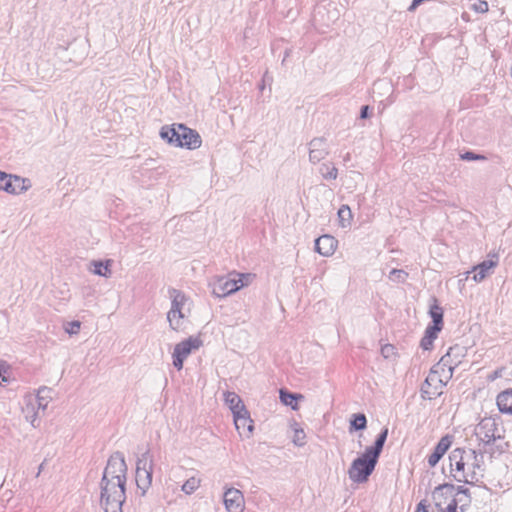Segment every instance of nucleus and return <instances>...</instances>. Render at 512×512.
<instances>
[{
	"label": "nucleus",
	"mask_w": 512,
	"mask_h": 512,
	"mask_svg": "<svg viewBox=\"0 0 512 512\" xmlns=\"http://www.w3.org/2000/svg\"><path fill=\"white\" fill-rule=\"evenodd\" d=\"M127 465L123 457H110L100 484V504L104 512H122L126 500Z\"/></svg>",
	"instance_id": "1"
},
{
	"label": "nucleus",
	"mask_w": 512,
	"mask_h": 512,
	"mask_svg": "<svg viewBox=\"0 0 512 512\" xmlns=\"http://www.w3.org/2000/svg\"><path fill=\"white\" fill-rule=\"evenodd\" d=\"M475 434L481 442L490 444L504 437V429L496 419L484 418L476 426Z\"/></svg>",
	"instance_id": "11"
},
{
	"label": "nucleus",
	"mask_w": 512,
	"mask_h": 512,
	"mask_svg": "<svg viewBox=\"0 0 512 512\" xmlns=\"http://www.w3.org/2000/svg\"><path fill=\"white\" fill-rule=\"evenodd\" d=\"M279 399L284 406L290 407L293 411H298L299 402L304 400V396L300 393H291L281 389L279 391Z\"/></svg>",
	"instance_id": "22"
},
{
	"label": "nucleus",
	"mask_w": 512,
	"mask_h": 512,
	"mask_svg": "<svg viewBox=\"0 0 512 512\" xmlns=\"http://www.w3.org/2000/svg\"><path fill=\"white\" fill-rule=\"evenodd\" d=\"M498 265V256L492 255L488 259L472 267L470 271L466 272V277L473 273L472 280L475 283L483 282L488 276L493 273V270Z\"/></svg>",
	"instance_id": "14"
},
{
	"label": "nucleus",
	"mask_w": 512,
	"mask_h": 512,
	"mask_svg": "<svg viewBox=\"0 0 512 512\" xmlns=\"http://www.w3.org/2000/svg\"><path fill=\"white\" fill-rule=\"evenodd\" d=\"M1 192L10 196H20L28 192L32 183L31 180L16 174H7Z\"/></svg>",
	"instance_id": "13"
},
{
	"label": "nucleus",
	"mask_w": 512,
	"mask_h": 512,
	"mask_svg": "<svg viewBox=\"0 0 512 512\" xmlns=\"http://www.w3.org/2000/svg\"><path fill=\"white\" fill-rule=\"evenodd\" d=\"M154 460L149 453H143L136 462V484L143 493L151 487Z\"/></svg>",
	"instance_id": "10"
},
{
	"label": "nucleus",
	"mask_w": 512,
	"mask_h": 512,
	"mask_svg": "<svg viewBox=\"0 0 512 512\" xmlns=\"http://www.w3.org/2000/svg\"><path fill=\"white\" fill-rule=\"evenodd\" d=\"M255 275L251 273H239L233 279L234 286L236 287V292L240 289L249 286L254 280Z\"/></svg>",
	"instance_id": "30"
},
{
	"label": "nucleus",
	"mask_w": 512,
	"mask_h": 512,
	"mask_svg": "<svg viewBox=\"0 0 512 512\" xmlns=\"http://www.w3.org/2000/svg\"><path fill=\"white\" fill-rule=\"evenodd\" d=\"M387 435L388 430L384 429L372 446L366 447L364 452L351 461L347 475L353 484L360 485L368 482L369 477L376 468Z\"/></svg>",
	"instance_id": "4"
},
{
	"label": "nucleus",
	"mask_w": 512,
	"mask_h": 512,
	"mask_svg": "<svg viewBox=\"0 0 512 512\" xmlns=\"http://www.w3.org/2000/svg\"><path fill=\"white\" fill-rule=\"evenodd\" d=\"M223 401L230 412L239 410V408L245 405L242 398L236 392L229 390L223 392Z\"/></svg>",
	"instance_id": "26"
},
{
	"label": "nucleus",
	"mask_w": 512,
	"mask_h": 512,
	"mask_svg": "<svg viewBox=\"0 0 512 512\" xmlns=\"http://www.w3.org/2000/svg\"><path fill=\"white\" fill-rule=\"evenodd\" d=\"M448 459L449 473L457 482L474 484L483 476V457L472 449L456 448Z\"/></svg>",
	"instance_id": "3"
},
{
	"label": "nucleus",
	"mask_w": 512,
	"mask_h": 512,
	"mask_svg": "<svg viewBox=\"0 0 512 512\" xmlns=\"http://www.w3.org/2000/svg\"><path fill=\"white\" fill-rule=\"evenodd\" d=\"M204 342L201 335H190L180 342L176 343L172 351V364L175 369L181 371L185 360L192 352L203 347Z\"/></svg>",
	"instance_id": "9"
},
{
	"label": "nucleus",
	"mask_w": 512,
	"mask_h": 512,
	"mask_svg": "<svg viewBox=\"0 0 512 512\" xmlns=\"http://www.w3.org/2000/svg\"><path fill=\"white\" fill-rule=\"evenodd\" d=\"M354 219L353 212L349 205L342 204L337 211V222L341 229H349Z\"/></svg>",
	"instance_id": "23"
},
{
	"label": "nucleus",
	"mask_w": 512,
	"mask_h": 512,
	"mask_svg": "<svg viewBox=\"0 0 512 512\" xmlns=\"http://www.w3.org/2000/svg\"><path fill=\"white\" fill-rule=\"evenodd\" d=\"M201 486V479L195 476L188 478L181 486V491L185 495H192Z\"/></svg>",
	"instance_id": "29"
},
{
	"label": "nucleus",
	"mask_w": 512,
	"mask_h": 512,
	"mask_svg": "<svg viewBox=\"0 0 512 512\" xmlns=\"http://www.w3.org/2000/svg\"><path fill=\"white\" fill-rule=\"evenodd\" d=\"M194 303L186 294L178 290L171 292V305L167 312V322L172 331L181 332L185 321L190 317Z\"/></svg>",
	"instance_id": "6"
},
{
	"label": "nucleus",
	"mask_w": 512,
	"mask_h": 512,
	"mask_svg": "<svg viewBox=\"0 0 512 512\" xmlns=\"http://www.w3.org/2000/svg\"><path fill=\"white\" fill-rule=\"evenodd\" d=\"M350 424V432L353 430H364L367 426L366 416L362 413L353 414L349 421Z\"/></svg>",
	"instance_id": "31"
},
{
	"label": "nucleus",
	"mask_w": 512,
	"mask_h": 512,
	"mask_svg": "<svg viewBox=\"0 0 512 512\" xmlns=\"http://www.w3.org/2000/svg\"><path fill=\"white\" fill-rule=\"evenodd\" d=\"M463 348L451 347L440 362L430 371L421 387L423 399L432 400L443 393V388L452 376L453 369L464 356Z\"/></svg>",
	"instance_id": "2"
},
{
	"label": "nucleus",
	"mask_w": 512,
	"mask_h": 512,
	"mask_svg": "<svg viewBox=\"0 0 512 512\" xmlns=\"http://www.w3.org/2000/svg\"><path fill=\"white\" fill-rule=\"evenodd\" d=\"M50 400L51 397L46 388L39 389L35 395H26L21 406L23 420L32 428L39 427L41 414L46 410Z\"/></svg>",
	"instance_id": "7"
},
{
	"label": "nucleus",
	"mask_w": 512,
	"mask_h": 512,
	"mask_svg": "<svg viewBox=\"0 0 512 512\" xmlns=\"http://www.w3.org/2000/svg\"><path fill=\"white\" fill-rule=\"evenodd\" d=\"M433 501L440 512H457L458 504L467 505L469 497L464 490L444 484L434 490Z\"/></svg>",
	"instance_id": "8"
},
{
	"label": "nucleus",
	"mask_w": 512,
	"mask_h": 512,
	"mask_svg": "<svg viewBox=\"0 0 512 512\" xmlns=\"http://www.w3.org/2000/svg\"><path fill=\"white\" fill-rule=\"evenodd\" d=\"M421 3H423L422 0H413L410 6L408 7V11L414 12Z\"/></svg>",
	"instance_id": "39"
},
{
	"label": "nucleus",
	"mask_w": 512,
	"mask_h": 512,
	"mask_svg": "<svg viewBox=\"0 0 512 512\" xmlns=\"http://www.w3.org/2000/svg\"><path fill=\"white\" fill-rule=\"evenodd\" d=\"M388 278L394 283H404L408 279V273L402 269H392Z\"/></svg>",
	"instance_id": "34"
},
{
	"label": "nucleus",
	"mask_w": 512,
	"mask_h": 512,
	"mask_svg": "<svg viewBox=\"0 0 512 512\" xmlns=\"http://www.w3.org/2000/svg\"><path fill=\"white\" fill-rule=\"evenodd\" d=\"M248 413H250V412L248 411L246 405H244L241 408H239V410L232 411L231 414H232V417H233V423L235 421H237L238 419H240L241 417H244Z\"/></svg>",
	"instance_id": "37"
},
{
	"label": "nucleus",
	"mask_w": 512,
	"mask_h": 512,
	"mask_svg": "<svg viewBox=\"0 0 512 512\" xmlns=\"http://www.w3.org/2000/svg\"><path fill=\"white\" fill-rule=\"evenodd\" d=\"M496 403L500 412L512 415V389L498 394Z\"/></svg>",
	"instance_id": "25"
},
{
	"label": "nucleus",
	"mask_w": 512,
	"mask_h": 512,
	"mask_svg": "<svg viewBox=\"0 0 512 512\" xmlns=\"http://www.w3.org/2000/svg\"><path fill=\"white\" fill-rule=\"evenodd\" d=\"M319 173L322 178L327 181L336 180L339 174L337 167L332 162L323 163L319 168Z\"/></svg>",
	"instance_id": "28"
},
{
	"label": "nucleus",
	"mask_w": 512,
	"mask_h": 512,
	"mask_svg": "<svg viewBox=\"0 0 512 512\" xmlns=\"http://www.w3.org/2000/svg\"><path fill=\"white\" fill-rule=\"evenodd\" d=\"M442 329V326L432 324L429 325L425 330L423 338L421 339L420 346L424 350H430L433 346L435 339L438 337V334Z\"/></svg>",
	"instance_id": "24"
},
{
	"label": "nucleus",
	"mask_w": 512,
	"mask_h": 512,
	"mask_svg": "<svg viewBox=\"0 0 512 512\" xmlns=\"http://www.w3.org/2000/svg\"><path fill=\"white\" fill-rule=\"evenodd\" d=\"M63 330L69 336H76L81 331V322L78 320L65 322L63 324Z\"/></svg>",
	"instance_id": "33"
},
{
	"label": "nucleus",
	"mask_w": 512,
	"mask_h": 512,
	"mask_svg": "<svg viewBox=\"0 0 512 512\" xmlns=\"http://www.w3.org/2000/svg\"><path fill=\"white\" fill-rule=\"evenodd\" d=\"M338 240L330 234H324L315 239V252L325 258L332 257L338 249Z\"/></svg>",
	"instance_id": "15"
},
{
	"label": "nucleus",
	"mask_w": 512,
	"mask_h": 512,
	"mask_svg": "<svg viewBox=\"0 0 512 512\" xmlns=\"http://www.w3.org/2000/svg\"><path fill=\"white\" fill-rule=\"evenodd\" d=\"M428 314L432 319V325L443 327L444 311L443 308L439 305L437 299H432L429 305Z\"/></svg>",
	"instance_id": "27"
},
{
	"label": "nucleus",
	"mask_w": 512,
	"mask_h": 512,
	"mask_svg": "<svg viewBox=\"0 0 512 512\" xmlns=\"http://www.w3.org/2000/svg\"><path fill=\"white\" fill-rule=\"evenodd\" d=\"M462 158L466 159V160H479V159H482L483 157L480 155L473 154L471 152H467L466 154H464L462 156Z\"/></svg>",
	"instance_id": "38"
},
{
	"label": "nucleus",
	"mask_w": 512,
	"mask_h": 512,
	"mask_svg": "<svg viewBox=\"0 0 512 512\" xmlns=\"http://www.w3.org/2000/svg\"><path fill=\"white\" fill-rule=\"evenodd\" d=\"M159 137L166 145L180 150L196 151L203 146L199 132L183 123L161 126Z\"/></svg>",
	"instance_id": "5"
},
{
	"label": "nucleus",
	"mask_w": 512,
	"mask_h": 512,
	"mask_svg": "<svg viewBox=\"0 0 512 512\" xmlns=\"http://www.w3.org/2000/svg\"><path fill=\"white\" fill-rule=\"evenodd\" d=\"M222 502L226 512H244L246 508L243 492L232 486L223 488Z\"/></svg>",
	"instance_id": "12"
},
{
	"label": "nucleus",
	"mask_w": 512,
	"mask_h": 512,
	"mask_svg": "<svg viewBox=\"0 0 512 512\" xmlns=\"http://www.w3.org/2000/svg\"><path fill=\"white\" fill-rule=\"evenodd\" d=\"M234 285L232 278H218L211 284L212 294L218 298L229 296L236 292V287Z\"/></svg>",
	"instance_id": "16"
},
{
	"label": "nucleus",
	"mask_w": 512,
	"mask_h": 512,
	"mask_svg": "<svg viewBox=\"0 0 512 512\" xmlns=\"http://www.w3.org/2000/svg\"><path fill=\"white\" fill-rule=\"evenodd\" d=\"M415 512H428V510H427L426 506L423 503H419L417 505V508H416Z\"/></svg>",
	"instance_id": "40"
},
{
	"label": "nucleus",
	"mask_w": 512,
	"mask_h": 512,
	"mask_svg": "<svg viewBox=\"0 0 512 512\" xmlns=\"http://www.w3.org/2000/svg\"><path fill=\"white\" fill-rule=\"evenodd\" d=\"M471 9L475 13L485 14V13H487L489 11V6H488V3L486 1L479 0L476 3L472 4Z\"/></svg>",
	"instance_id": "35"
},
{
	"label": "nucleus",
	"mask_w": 512,
	"mask_h": 512,
	"mask_svg": "<svg viewBox=\"0 0 512 512\" xmlns=\"http://www.w3.org/2000/svg\"><path fill=\"white\" fill-rule=\"evenodd\" d=\"M367 111H368V107L364 106L362 108V111H361V118H366L367 117Z\"/></svg>",
	"instance_id": "41"
},
{
	"label": "nucleus",
	"mask_w": 512,
	"mask_h": 512,
	"mask_svg": "<svg viewBox=\"0 0 512 512\" xmlns=\"http://www.w3.org/2000/svg\"><path fill=\"white\" fill-rule=\"evenodd\" d=\"M112 264L113 261L111 259L107 260H93L89 264V271L103 278H110L112 276Z\"/></svg>",
	"instance_id": "20"
},
{
	"label": "nucleus",
	"mask_w": 512,
	"mask_h": 512,
	"mask_svg": "<svg viewBox=\"0 0 512 512\" xmlns=\"http://www.w3.org/2000/svg\"><path fill=\"white\" fill-rule=\"evenodd\" d=\"M234 426L235 429L238 431L239 435L245 439L251 438L255 429L254 421L251 418L250 413L235 421Z\"/></svg>",
	"instance_id": "21"
},
{
	"label": "nucleus",
	"mask_w": 512,
	"mask_h": 512,
	"mask_svg": "<svg viewBox=\"0 0 512 512\" xmlns=\"http://www.w3.org/2000/svg\"><path fill=\"white\" fill-rule=\"evenodd\" d=\"M326 144L322 139H313L309 143V161L317 164L327 156Z\"/></svg>",
	"instance_id": "18"
},
{
	"label": "nucleus",
	"mask_w": 512,
	"mask_h": 512,
	"mask_svg": "<svg viewBox=\"0 0 512 512\" xmlns=\"http://www.w3.org/2000/svg\"><path fill=\"white\" fill-rule=\"evenodd\" d=\"M452 444V439L450 436H444L440 439L438 444L436 445L433 453L428 458V464L431 467L436 466L439 460L444 456L447 450L450 448Z\"/></svg>",
	"instance_id": "19"
},
{
	"label": "nucleus",
	"mask_w": 512,
	"mask_h": 512,
	"mask_svg": "<svg viewBox=\"0 0 512 512\" xmlns=\"http://www.w3.org/2000/svg\"><path fill=\"white\" fill-rule=\"evenodd\" d=\"M381 355L384 359L394 361L398 358V351L392 344H384L381 347Z\"/></svg>",
	"instance_id": "32"
},
{
	"label": "nucleus",
	"mask_w": 512,
	"mask_h": 512,
	"mask_svg": "<svg viewBox=\"0 0 512 512\" xmlns=\"http://www.w3.org/2000/svg\"><path fill=\"white\" fill-rule=\"evenodd\" d=\"M290 440L293 446L297 448L304 447L308 442V436L302 425L292 419L288 422Z\"/></svg>",
	"instance_id": "17"
},
{
	"label": "nucleus",
	"mask_w": 512,
	"mask_h": 512,
	"mask_svg": "<svg viewBox=\"0 0 512 512\" xmlns=\"http://www.w3.org/2000/svg\"><path fill=\"white\" fill-rule=\"evenodd\" d=\"M9 380V373L6 365L3 362H0V386L8 383Z\"/></svg>",
	"instance_id": "36"
}]
</instances>
